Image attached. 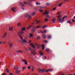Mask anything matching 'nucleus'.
<instances>
[{"label":"nucleus","mask_w":75,"mask_h":75,"mask_svg":"<svg viewBox=\"0 0 75 75\" xmlns=\"http://www.w3.org/2000/svg\"><path fill=\"white\" fill-rule=\"evenodd\" d=\"M51 38V36L50 35V36H48V39H50V38Z\"/></svg>","instance_id":"40"},{"label":"nucleus","mask_w":75,"mask_h":75,"mask_svg":"<svg viewBox=\"0 0 75 75\" xmlns=\"http://www.w3.org/2000/svg\"><path fill=\"white\" fill-rule=\"evenodd\" d=\"M35 31H36V28H34L33 30H32V32L34 33L35 32Z\"/></svg>","instance_id":"8"},{"label":"nucleus","mask_w":75,"mask_h":75,"mask_svg":"<svg viewBox=\"0 0 75 75\" xmlns=\"http://www.w3.org/2000/svg\"><path fill=\"white\" fill-rule=\"evenodd\" d=\"M33 34L31 33H30V35L29 36V37L30 38H32V37H33Z\"/></svg>","instance_id":"11"},{"label":"nucleus","mask_w":75,"mask_h":75,"mask_svg":"<svg viewBox=\"0 0 75 75\" xmlns=\"http://www.w3.org/2000/svg\"><path fill=\"white\" fill-rule=\"evenodd\" d=\"M48 71H49V70H47L46 71V72H48Z\"/></svg>","instance_id":"63"},{"label":"nucleus","mask_w":75,"mask_h":75,"mask_svg":"<svg viewBox=\"0 0 75 75\" xmlns=\"http://www.w3.org/2000/svg\"><path fill=\"white\" fill-rule=\"evenodd\" d=\"M30 46L32 47H33V48H35V46L33 44V43L30 44Z\"/></svg>","instance_id":"9"},{"label":"nucleus","mask_w":75,"mask_h":75,"mask_svg":"<svg viewBox=\"0 0 75 75\" xmlns=\"http://www.w3.org/2000/svg\"><path fill=\"white\" fill-rule=\"evenodd\" d=\"M6 71L8 73L9 72V71L8 70V69H6Z\"/></svg>","instance_id":"52"},{"label":"nucleus","mask_w":75,"mask_h":75,"mask_svg":"<svg viewBox=\"0 0 75 75\" xmlns=\"http://www.w3.org/2000/svg\"><path fill=\"white\" fill-rule=\"evenodd\" d=\"M71 20H72V22H73V23H75V21L74 20L72 19Z\"/></svg>","instance_id":"47"},{"label":"nucleus","mask_w":75,"mask_h":75,"mask_svg":"<svg viewBox=\"0 0 75 75\" xmlns=\"http://www.w3.org/2000/svg\"><path fill=\"white\" fill-rule=\"evenodd\" d=\"M46 51H47V52H49V51H50V49H46Z\"/></svg>","instance_id":"29"},{"label":"nucleus","mask_w":75,"mask_h":75,"mask_svg":"<svg viewBox=\"0 0 75 75\" xmlns=\"http://www.w3.org/2000/svg\"><path fill=\"white\" fill-rule=\"evenodd\" d=\"M41 27V26H37L35 28L36 29V28L38 29V28H40V27Z\"/></svg>","instance_id":"26"},{"label":"nucleus","mask_w":75,"mask_h":75,"mask_svg":"<svg viewBox=\"0 0 75 75\" xmlns=\"http://www.w3.org/2000/svg\"><path fill=\"white\" fill-rule=\"evenodd\" d=\"M67 16H65L63 18H62V19L63 20H64V19H65V18H67Z\"/></svg>","instance_id":"24"},{"label":"nucleus","mask_w":75,"mask_h":75,"mask_svg":"<svg viewBox=\"0 0 75 75\" xmlns=\"http://www.w3.org/2000/svg\"><path fill=\"white\" fill-rule=\"evenodd\" d=\"M2 75H6V73H3Z\"/></svg>","instance_id":"56"},{"label":"nucleus","mask_w":75,"mask_h":75,"mask_svg":"<svg viewBox=\"0 0 75 75\" xmlns=\"http://www.w3.org/2000/svg\"><path fill=\"white\" fill-rule=\"evenodd\" d=\"M25 67H23V68H22V69L23 70H25Z\"/></svg>","instance_id":"41"},{"label":"nucleus","mask_w":75,"mask_h":75,"mask_svg":"<svg viewBox=\"0 0 75 75\" xmlns=\"http://www.w3.org/2000/svg\"><path fill=\"white\" fill-rule=\"evenodd\" d=\"M23 3L24 4H28V2H24Z\"/></svg>","instance_id":"44"},{"label":"nucleus","mask_w":75,"mask_h":75,"mask_svg":"<svg viewBox=\"0 0 75 75\" xmlns=\"http://www.w3.org/2000/svg\"><path fill=\"white\" fill-rule=\"evenodd\" d=\"M19 37H20V38L22 40V42L23 43H26L27 42V41L25 39H23V37H22V36L21 35H19Z\"/></svg>","instance_id":"3"},{"label":"nucleus","mask_w":75,"mask_h":75,"mask_svg":"<svg viewBox=\"0 0 75 75\" xmlns=\"http://www.w3.org/2000/svg\"><path fill=\"white\" fill-rule=\"evenodd\" d=\"M25 65H27V62H26V61L25 62Z\"/></svg>","instance_id":"48"},{"label":"nucleus","mask_w":75,"mask_h":75,"mask_svg":"<svg viewBox=\"0 0 75 75\" xmlns=\"http://www.w3.org/2000/svg\"><path fill=\"white\" fill-rule=\"evenodd\" d=\"M36 23L37 24H38L39 23H40V21H39L38 20H36Z\"/></svg>","instance_id":"39"},{"label":"nucleus","mask_w":75,"mask_h":75,"mask_svg":"<svg viewBox=\"0 0 75 75\" xmlns=\"http://www.w3.org/2000/svg\"><path fill=\"white\" fill-rule=\"evenodd\" d=\"M38 70L39 72H44L45 71V70L44 69H41L40 68L38 69Z\"/></svg>","instance_id":"4"},{"label":"nucleus","mask_w":75,"mask_h":75,"mask_svg":"<svg viewBox=\"0 0 75 75\" xmlns=\"http://www.w3.org/2000/svg\"><path fill=\"white\" fill-rule=\"evenodd\" d=\"M36 46L37 47V48L38 49H40V47H41V45H38L37 44H36Z\"/></svg>","instance_id":"10"},{"label":"nucleus","mask_w":75,"mask_h":75,"mask_svg":"<svg viewBox=\"0 0 75 75\" xmlns=\"http://www.w3.org/2000/svg\"><path fill=\"white\" fill-rule=\"evenodd\" d=\"M45 43H47V42H48V41H47V40H45Z\"/></svg>","instance_id":"50"},{"label":"nucleus","mask_w":75,"mask_h":75,"mask_svg":"<svg viewBox=\"0 0 75 75\" xmlns=\"http://www.w3.org/2000/svg\"><path fill=\"white\" fill-rule=\"evenodd\" d=\"M37 40H40V37H39V36H38L37 37Z\"/></svg>","instance_id":"31"},{"label":"nucleus","mask_w":75,"mask_h":75,"mask_svg":"<svg viewBox=\"0 0 75 75\" xmlns=\"http://www.w3.org/2000/svg\"><path fill=\"white\" fill-rule=\"evenodd\" d=\"M35 12H33L32 14L31 15L32 16H34V15H35Z\"/></svg>","instance_id":"37"},{"label":"nucleus","mask_w":75,"mask_h":75,"mask_svg":"<svg viewBox=\"0 0 75 75\" xmlns=\"http://www.w3.org/2000/svg\"><path fill=\"white\" fill-rule=\"evenodd\" d=\"M48 19L46 18L45 20V22H47V21H48Z\"/></svg>","instance_id":"33"},{"label":"nucleus","mask_w":75,"mask_h":75,"mask_svg":"<svg viewBox=\"0 0 75 75\" xmlns=\"http://www.w3.org/2000/svg\"><path fill=\"white\" fill-rule=\"evenodd\" d=\"M38 34H40V32H38Z\"/></svg>","instance_id":"64"},{"label":"nucleus","mask_w":75,"mask_h":75,"mask_svg":"<svg viewBox=\"0 0 75 75\" xmlns=\"http://www.w3.org/2000/svg\"><path fill=\"white\" fill-rule=\"evenodd\" d=\"M25 30V28H22V29L21 30V32H19L18 33V35H20L21 34H24V32H23V31H24Z\"/></svg>","instance_id":"2"},{"label":"nucleus","mask_w":75,"mask_h":75,"mask_svg":"<svg viewBox=\"0 0 75 75\" xmlns=\"http://www.w3.org/2000/svg\"><path fill=\"white\" fill-rule=\"evenodd\" d=\"M48 13H49V11H48L46 12H45L43 14V15H44V14H48Z\"/></svg>","instance_id":"21"},{"label":"nucleus","mask_w":75,"mask_h":75,"mask_svg":"<svg viewBox=\"0 0 75 75\" xmlns=\"http://www.w3.org/2000/svg\"><path fill=\"white\" fill-rule=\"evenodd\" d=\"M46 31L45 30H43V31H41L40 33H46Z\"/></svg>","instance_id":"12"},{"label":"nucleus","mask_w":75,"mask_h":75,"mask_svg":"<svg viewBox=\"0 0 75 75\" xmlns=\"http://www.w3.org/2000/svg\"><path fill=\"white\" fill-rule=\"evenodd\" d=\"M56 20V19L54 18L52 19V22L53 23H54L55 22V21Z\"/></svg>","instance_id":"13"},{"label":"nucleus","mask_w":75,"mask_h":75,"mask_svg":"<svg viewBox=\"0 0 75 75\" xmlns=\"http://www.w3.org/2000/svg\"><path fill=\"white\" fill-rule=\"evenodd\" d=\"M26 61V60L24 59H23L22 60V62H25Z\"/></svg>","instance_id":"25"},{"label":"nucleus","mask_w":75,"mask_h":75,"mask_svg":"<svg viewBox=\"0 0 75 75\" xmlns=\"http://www.w3.org/2000/svg\"><path fill=\"white\" fill-rule=\"evenodd\" d=\"M39 7L40 8H43L41 6H40Z\"/></svg>","instance_id":"62"},{"label":"nucleus","mask_w":75,"mask_h":75,"mask_svg":"<svg viewBox=\"0 0 75 75\" xmlns=\"http://www.w3.org/2000/svg\"><path fill=\"white\" fill-rule=\"evenodd\" d=\"M57 21H60V23H63V22L64 21V20H62L61 19L59 18L57 19Z\"/></svg>","instance_id":"7"},{"label":"nucleus","mask_w":75,"mask_h":75,"mask_svg":"<svg viewBox=\"0 0 75 75\" xmlns=\"http://www.w3.org/2000/svg\"><path fill=\"white\" fill-rule=\"evenodd\" d=\"M67 23H69V24H71V22L70 21H68L67 22Z\"/></svg>","instance_id":"32"},{"label":"nucleus","mask_w":75,"mask_h":75,"mask_svg":"<svg viewBox=\"0 0 75 75\" xmlns=\"http://www.w3.org/2000/svg\"><path fill=\"white\" fill-rule=\"evenodd\" d=\"M44 59H47V57L45 56V57H44Z\"/></svg>","instance_id":"57"},{"label":"nucleus","mask_w":75,"mask_h":75,"mask_svg":"<svg viewBox=\"0 0 75 75\" xmlns=\"http://www.w3.org/2000/svg\"><path fill=\"white\" fill-rule=\"evenodd\" d=\"M39 11L40 12H42L43 11L42 10H39Z\"/></svg>","instance_id":"49"},{"label":"nucleus","mask_w":75,"mask_h":75,"mask_svg":"<svg viewBox=\"0 0 75 75\" xmlns=\"http://www.w3.org/2000/svg\"><path fill=\"white\" fill-rule=\"evenodd\" d=\"M9 31H12L13 30V27H9Z\"/></svg>","instance_id":"14"},{"label":"nucleus","mask_w":75,"mask_h":75,"mask_svg":"<svg viewBox=\"0 0 75 75\" xmlns=\"http://www.w3.org/2000/svg\"><path fill=\"white\" fill-rule=\"evenodd\" d=\"M39 53L40 54V57H41V56H42V55L43 54V52H42L40 51L39 52Z\"/></svg>","instance_id":"17"},{"label":"nucleus","mask_w":75,"mask_h":75,"mask_svg":"<svg viewBox=\"0 0 75 75\" xmlns=\"http://www.w3.org/2000/svg\"><path fill=\"white\" fill-rule=\"evenodd\" d=\"M42 48L43 50H44L45 48V47H44V45H42Z\"/></svg>","instance_id":"20"},{"label":"nucleus","mask_w":75,"mask_h":75,"mask_svg":"<svg viewBox=\"0 0 75 75\" xmlns=\"http://www.w3.org/2000/svg\"><path fill=\"white\" fill-rule=\"evenodd\" d=\"M45 27H47V25H45L44 26H43L42 27V28H45Z\"/></svg>","instance_id":"42"},{"label":"nucleus","mask_w":75,"mask_h":75,"mask_svg":"<svg viewBox=\"0 0 75 75\" xmlns=\"http://www.w3.org/2000/svg\"><path fill=\"white\" fill-rule=\"evenodd\" d=\"M20 3L21 5L23 7V6H24V5L23 4V3H22L20 2Z\"/></svg>","instance_id":"43"},{"label":"nucleus","mask_w":75,"mask_h":75,"mask_svg":"<svg viewBox=\"0 0 75 75\" xmlns=\"http://www.w3.org/2000/svg\"><path fill=\"white\" fill-rule=\"evenodd\" d=\"M6 35H7V33H4V36H3V38H4V37H6Z\"/></svg>","instance_id":"19"},{"label":"nucleus","mask_w":75,"mask_h":75,"mask_svg":"<svg viewBox=\"0 0 75 75\" xmlns=\"http://www.w3.org/2000/svg\"><path fill=\"white\" fill-rule=\"evenodd\" d=\"M11 10L13 11V12H16V11H17V10H16V9L15 8H12Z\"/></svg>","instance_id":"6"},{"label":"nucleus","mask_w":75,"mask_h":75,"mask_svg":"<svg viewBox=\"0 0 75 75\" xmlns=\"http://www.w3.org/2000/svg\"><path fill=\"white\" fill-rule=\"evenodd\" d=\"M31 27V25L27 27V29L28 30H29V29H30Z\"/></svg>","instance_id":"23"},{"label":"nucleus","mask_w":75,"mask_h":75,"mask_svg":"<svg viewBox=\"0 0 75 75\" xmlns=\"http://www.w3.org/2000/svg\"><path fill=\"white\" fill-rule=\"evenodd\" d=\"M42 36L43 37V38H44L45 39L46 38V35H42Z\"/></svg>","instance_id":"22"},{"label":"nucleus","mask_w":75,"mask_h":75,"mask_svg":"<svg viewBox=\"0 0 75 75\" xmlns=\"http://www.w3.org/2000/svg\"><path fill=\"white\" fill-rule=\"evenodd\" d=\"M29 50L32 51L31 53V55H32V54H33V55H35L37 53L36 52H35V50H32V49L31 48H29Z\"/></svg>","instance_id":"1"},{"label":"nucleus","mask_w":75,"mask_h":75,"mask_svg":"<svg viewBox=\"0 0 75 75\" xmlns=\"http://www.w3.org/2000/svg\"><path fill=\"white\" fill-rule=\"evenodd\" d=\"M62 3H60V4H59V5H58V6H59V7H61V5H62Z\"/></svg>","instance_id":"35"},{"label":"nucleus","mask_w":75,"mask_h":75,"mask_svg":"<svg viewBox=\"0 0 75 75\" xmlns=\"http://www.w3.org/2000/svg\"><path fill=\"white\" fill-rule=\"evenodd\" d=\"M48 70H49V71H50V72L52 71V70L51 69H49Z\"/></svg>","instance_id":"55"},{"label":"nucleus","mask_w":75,"mask_h":75,"mask_svg":"<svg viewBox=\"0 0 75 75\" xmlns=\"http://www.w3.org/2000/svg\"><path fill=\"white\" fill-rule=\"evenodd\" d=\"M31 71H32L33 72H34V69H33V68H32Z\"/></svg>","instance_id":"51"},{"label":"nucleus","mask_w":75,"mask_h":75,"mask_svg":"<svg viewBox=\"0 0 75 75\" xmlns=\"http://www.w3.org/2000/svg\"><path fill=\"white\" fill-rule=\"evenodd\" d=\"M29 48H28V47L25 48V49L26 50H27V51H28V50H29Z\"/></svg>","instance_id":"30"},{"label":"nucleus","mask_w":75,"mask_h":75,"mask_svg":"<svg viewBox=\"0 0 75 75\" xmlns=\"http://www.w3.org/2000/svg\"><path fill=\"white\" fill-rule=\"evenodd\" d=\"M28 69H31V67L29 66L28 67Z\"/></svg>","instance_id":"46"},{"label":"nucleus","mask_w":75,"mask_h":75,"mask_svg":"<svg viewBox=\"0 0 75 75\" xmlns=\"http://www.w3.org/2000/svg\"><path fill=\"white\" fill-rule=\"evenodd\" d=\"M20 50H18L16 51V52H17L18 53H20Z\"/></svg>","instance_id":"45"},{"label":"nucleus","mask_w":75,"mask_h":75,"mask_svg":"<svg viewBox=\"0 0 75 75\" xmlns=\"http://www.w3.org/2000/svg\"><path fill=\"white\" fill-rule=\"evenodd\" d=\"M31 42V40H29V42H28V43H30V42Z\"/></svg>","instance_id":"61"},{"label":"nucleus","mask_w":75,"mask_h":75,"mask_svg":"<svg viewBox=\"0 0 75 75\" xmlns=\"http://www.w3.org/2000/svg\"><path fill=\"white\" fill-rule=\"evenodd\" d=\"M46 17H47V18H50V16H48V15H47L46 16Z\"/></svg>","instance_id":"28"},{"label":"nucleus","mask_w":75,"mask_h":75,"mask_svg":"<svg viewBox=\"0 0 75 75\" xmlns=\"http://www.w3.org/2000/svg\"><path fill=\"white\" fill-rule=\"evenodd\" d=\"M21 23L20 22H19L17 24V26L18 27H20V26H21Z\"/></svg>","instance_id":"15"},{"label":"nucleus","mask_w":75,"mask_h":75,"mask_svg":"<svg viewBox=\"0 0 75 75\" xmlns=\"http://www.w3.org/2000/svg\"><path fill=\"white\" fill-rule=\"evenodd\" d=\"M23 51L20 50V53H23Z\"/></svg>","instance_id":"38"},{"label":"nucleus","mask_w":75,"mask_h":75,"mask_svg":"<svg viewBox=\"0 0 75 75\" xmlns=\"http://www.w3.org/2000/svg\"><path fill=\"white\" fill-rule=\"evenodd\" d=\"M20 73V71L19 70H17L16 71V74H19Z\"/></svg>","instance_id":"18"},{"label":"nucleus","mask_w":75,"mask_h":75,"mask_svg":"<svg viewBox=\"0 0 75 75\" xmlns=\"http://www.w3.org/2000/svg\"><path fill=\"white\" fill-rule=\"evenodd\" d=\"M56 10V8H55L53 9V10Z\"/></svg>","instance_id":"58"},{"label":"nucleus","mask_w":75,"mask_h":75,"mask_svg":"<svg viewBox=\"0 0 75 75\" xmlns=\"http://www.w3.org/2000/svg\"><path fill=\"white\" fill-rule=\"evenodd\" d=\"M36 4V5H40V4L39 2H37Z\"/></svg>","instance_id":"34"},{"label":"nucleus","mask_w":75,"mask_h":75,"mask_svg":"<svg viewBox=\"0 0 75 75\" xmlns=\"http://www.w3.org/2000/svg\"><path fill=\"white\" fill-rule=\"evenodd\" d=\"M60 13H61L60 12H58L57 13V15H59V14H60Z\"/></svg>","instance_id":"36"},{"label":"nucleus","mask_w":75,"mask_h":75,"mask_svg":"<svg viewBox=\"0 0 75 75\" xmlns=\"http://www.w3.org/2000/svg\"><path fill=\"white\" fill-rule=\"evenodd\" d=\"M14 69L16 70L18 69V67L17 66H15L14 67Z\"/></svg>","instance_id":"16"},{"label":"nucleus","mask_w":75,"mask_h":75,"mask_svg":"<svg viewBox=\"0 0 75 75\" xmlns=\"http://www.w3.org/2000/svg\"><path fill=\"white\" fill-rule=\"evenodd\" d=\"M3 44H6V42H3Z\"/></svg>","instance_id":"60"},{"label":"nucleus","mask_w":75,"mask_h":75,"mask_svg":"<svg viewBox=\"0 0 75 75\" xmlns=\"http://www.w3.org/2000/svg\"><path fill=\"white\" fill-rule=\"evenodd\" d=\"M9 45L10 47H12L13 46V44L11 43H10V44Z\"/></svg>","instance_id":"27"},{"label":"nucleus","mask_w":75,"mask_h":75,"mask_svg":"<svg viewBox=\"0 0 75 75\" xmlns=\"http://www.w3.org/2000/svg\"><path fill=\"white\" fill-rule=\"evenodd\" d=\"M57 17H58V18H60L61 17V16L60 15V16H58Z\"/></svg>","instance_id":"59"},{"label":"nucleus","mask_w":75,"mask_h":75,"mask_svg":"<svg viewBox=\"0 0 75 75\" xmlns=\"http://www.w3.org/2000/svg\"><path fill=\"white\" fill-rule=\"evenodd\" d=\"M9 75H13V74L12 73H10Z\"/></svg>","instance_id":"54"},{"label":"nucleus","mask_w":75,"mask_h":75,"mask_svg":"<svg viewBox=\"0 0 75 75\" xmlns=\"http://www.w3.org/2000/svg\"><path fill=\"white\" fill-rule=\"evenodd\" d=\"M25 17H28L29 19H30V18H31V16H29V15H28V13L25 14Z\"/></svg>","instance_id":"5"},{"label":"nucleus","mask_w":75,"mask_h":75,"mask_svg":"<svg viewBox=\"0 0 75 75\" xmlns=\"http://www.w3.org/2000/svg\"><path fill=\"white\" fill-rule=\"evenodd\" d=\"M46 5H47V6H49V5H50V4L48 3H47L46 4Z\"/></svg>","instance_id":"53"}]
</instances>
